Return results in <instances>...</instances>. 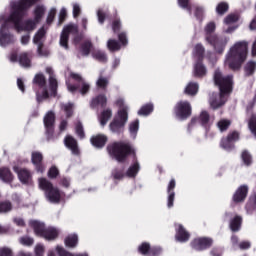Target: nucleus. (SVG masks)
<instances>
[{"label": "nucleus", "instance_id": "f257e3e1", "mask_svg": "<svg viewBox=\"0 0 256 256\" xmlns=\"http://www.w3.org/2000/svg\"><path fill=\"white\" fill-rule=\"evenodd\" d=\"M37 1L39 0H21L10 3L11 14L8 18L18 33H21V31L31 33V31L37 29L39 22H36L35 19H27L21 22L23 17H25V10L29 9L32 5H35Z\"/></svg>", "mask_w": 256, "mask_h": 256}, {"label": "nucleus", "instance_id": "f03ea898", "mask_svg": "<svg viewBox=\"0 0 256 256\" xmlns=\"http://www.w3.org/2000/svg\"><path fill=\"white\" fill-rule=\"evenodd\" d=\"M214 83L219 87L220 94H213L210 97L209 103L212 109H219V107L225 105L227 95H229L233 89V77L224 76L221 70H216L214 73Z\"/></svg>", "mask_w": 256, "mask_h": 256}, {"label": "nucleus", "instance_id": "7ed1b4c3", "mask_svg": "<svg viewBox=\"0 0 256 256\" xmlns=\"http://www.w3.org/2000/svg\"><path fill=\"white\" fill-rule=\"evenodd\" d=\"M46 73L50 75L49 77V87L45 86L46 80L43 74H37L34 77V85H38L40 90L36 92V99L38 103H41L44 99H49V97H55L57 95V79L53 75V68L47 67Z\"/></svg>", "mask_w": 256, "mask_h": 256}, {"label": "nucleus", "instance_id": "20e7f679", "mask_svg": "<svg viewBox=\"0 0 256 256\" xmlns=\"http://www.w3.org/2000/svg\"><path fill=\"white\" fill-rule=\"evenodd\" d=\"M249 43L247 41L236 42L226 54L225 65L234 71L240 69L241 65L247 59Z\"/></svg>", "mask_w": 256, "mask_h": 256}, {"label": "nucleus", "instance_id": "39448f33", "mask_svg": "<svg viewBox=\"0 0 256 256\" xmlns=\"http://www.w3.org/2000/svg\"><path fill=\"white\" fill-rule=\"evenodd\" d=\"M107 151L110 157L115 159V161H118V163H125L129 155H135V148H133L131 144L124 141H118L109 144Z\"/></svg>", "mask_w": 256, "mask_h": 256}, {"label": "nucleus", "instance_id": "423d86ee", "mask_svg": "<svg viewBox=\"0 0 256 256\" xmlns=\"http://www.w3.org/2000/svg\"><path fill=\"white\" fill-rule=\"evenodd\" d=\"M115 104L119 107V110L109 125L110 131H112V133H123L125 124L129 119L127 114V111H129V106L125 104V99L123 98H118Z\"/></svg>", "mask_w": 256, "mask_h": 256}, {"label": "nucleus", "instance_id": "0eeeda50", "mask_svg": "<svg viewBox=\"0 0 256 256\" xmlns=\"http://www.w3.org/2000/svg\"><path fill=\"white\" fill-rule=\"evenodd\" d=\"M39 187L45 191V197L50 203H59L61 201V191L45 178L39 179Z\"/></svg>", "mask_w": 256, "mask_h": 256}, {"label": "nucleus", "instance_id": "6e6552de", "mask_svg": "<svg viewBox=\"0 0 256 256\" xmlns=\"http://www.w3.org/2000/svg\"><path fill=\"white\" fill-rule=\"evenodd\" d=\"M29 225L34 229V233L38 235V237H44L47 241H53V239H57V236L59 235L57 229L51 227L45 228V224L39 221L31 220Z\"/></svg>", "mask_w": 256, "mask_h": 256}, {"label": "nucleus", "instance_id": "1a4fd4ad", "mask_svg": "<svg viewBox=\"0 0 256 256\" xmlns=\"http://www.w3.org/2000/svg\"><path fill=\"white\" fill-rule=\"evenodd\" d=\"M2 19L3 24L0 27V47H7V45H11L15 43V36L9 33V29L14 27L9 18H0Z\"/></svg>", "mask_w": 256, "mask_h": 256}, {"label": "nucleus", "instance_id": "9d476101", "mask_svg": "<svg viewBox=\"0 0 256 256\" xmlns=\"http://www.w3.org/2000/svg\"><path fill=\"white\" fill-rule=\"evenodd\" d=\"M206 43L213 47L215 53L219 55L223 54L225 47L229 43V37L227 36H218V35H208L205 37Z\"/></svg>", "mask_w": 256, "mask_h": 256}, {"label": "nucleus", "instance_id": "9b49d317", "mask_svg": "<svg viewBox=\"0 0 256 256\" xmlns=\"http://www.w3.org/2000/svg\"><path fill=\"white\" fill-rule=\"evenodd\" d=\"M70 76L72 77V79H74V81H76V83H78V86L67 83L68 91H70V93H75V91L77 90H79L81 95H85L86 93H89V89H91V85H89V83H87L83 79V77H81V75L71 73Z\"/></svg>", "mask_w": 256, "mask_h": 256}, {"label": "nucleus", "instance_id": "f8f14e48", "mask_svg": "<svg viewBox=\"0 0 256 256\" xmlns=\"http://www.w3.org/2000/svg\"><path fill=\"white\" fill-rule=\"evenodd\" d=\"M191 103L188 101H180L174 108V113L179 121H185L188 117H191Z\"/></svg>", "mask_w": 256, "mask_h": 256}, {"label": "nucleus", "instance_id": "ddd939ff", "mask_svg": "<svg viewBox=\"0 0 256 256\" xmlns=\"http://www.w3.org/2000/svg\"><path fill=\"white\" fill-rule=\"evenodd\" d=\"M79 33V28L75 24H68L64 26L62 33L60 35V45L64 49H69V35H77Z\"/></svg>", "mask_w": 256, "mask_h": 256}, {"label": "nucleus", "instance_id": "4468645a", "mask_svg": "<svg viewBox=\"0 0 256 256\" xmlns=\"http://www.w3.org/2000/svg\"><path fill=\"white\" fill-rule=\"evenodd\" d=\"M45 28H40L33 37V44L37 45V53L40 57H47L49 52L47 50L43 51V41H45Z\"/></svg>", "mask_w": 256, "mask_h": 256}, {"label": "nucleus", "instance_id": "2eb2a0df", "mask_svg": "<svg viewBox=\"0 0 256 256\" xmlns=\"http://www.w3.org/2000/svg\"><path fill=\"white\" fill-rule=\"evenodd\" d=\"M118 39H119L120 43L114 39L108 40L107 47H108L109 51H119V49H121V45L123 47H125L129 43V41L127 40V34L125 32H121L118 35Z\"/></svg>", "mask_w": 256, "mask_h": 256}, {"label": "nucleus", "instance_id": "dca6fc26", "mask_svg": "<svg viewBox=\"0 0 256 256\" xmlns=\"http://www.w3.org/2000/svg\"><path fill=\"white\" fill-rule=\"evenodd\" d=\"M235 141H239V133L232 132L220 142V147L225 151H231L235 147Z\"/></svg>", "mask_w": 256, "mask_h": 256}, {"label": "nucleus", "instance_id": "f3484780", "mask_svg": "<svg viewBox=\"0 0 256 256\" xmlns=\"http://www.w3.org/2000/svg\"><path fill=\"white\" fill-rule=\"evenodd\" d=\"M213 245V240L211 238H196L191 242V247L195 251H203L209 249Z\"/></svg>", "mask_w": 256, "mask_h": 256}, {"label": "nucleus", "instance_id": "a211bd4d", "mask_svg": "<svg viewBox=\"0 0 256 256\" xmlns=\"http://www.w3.org/2000/svg\"><path fill=\"white\" fill-rule=\"evenodd\" d=\"M138 250H139V253H141L142 255H147V256L161 255V251H162L161 247L151 248V246L147 242L142 243L138 247Z\"/></svg>", "mask_w": 256, "mask_h": 256}, {"label": "nucleus", "instance_id": "6ab92c4d", "mask_svg": "<svg viewBox=\"0 0 256 256\" xmlns=\"http://www.w3.org/2000/svg\"><path fill=\"white\" fill-rule=\"evenodd\" d=\"M13 170L15 173H17L19 181L23 183L24 185H29L31 183V172L27 169H20L17 166L13 167Z\"/></svg>", "mask_w": 256, "mask_h": 256}, {"label": "nucleus", "instance_id": "aec40b11", "mask_svg": "<svg viewBox=\"0 0 256 256\" xmlns=\"http://www.w3.org/2000/svg\"><path fill=\"white\" fill-rule=\"evenodd\" d=\"M249 193V187L247 185L240 186L233 195L234 203H243L247 199V194Z\"/></svg>", "mask_w": 256, "mask_h": 256}, {"label": "nucleus", "instance_id": "412c9836", "mask_svg": "<svg viewBox=\"0 0 256 256\" xmlns=\"http://www.w3.org/2000/svg\"><path fill=\"white\" fill-rule=\"evenodd\" d=\"M32 163L36 167V171L38 173H44L45 172V165L41 163L43 161V154L40 152H32Z\"/></svg>", "mask_w": 256, "mask_h": 256}, {"label": "nucleus", "instance_id": "4be33fe9", "mask_svg": "<svg viewBox=\"0 0 256 256\" xmlns=\"http://www.w3.org/2000/svg\"><path fill=\"white\" fill-rule=\"evenodd\" d=\"M175 186H176V182L175 179H172L167 187V194H168V198H167V207L168 209H171V207H173V203L175 201Z\"/></svg>", "mask_w": 256, "mask_h": 256}, {"label": "nucleus", "instance_id": "5701e85b", "mask_svg": "<svg viewBox=\"0 0 256 256\" xmlns=\"http://www.w3.org/2000/svg\"><path fill=\"white\" fill-rule=\"evenodd\" d=\"M192 73L197 79H203L207 75V67L203 65V62L198 61L194 64Z\"/></svg>", "mask_w": 256, "mask_h": 256}, {"label": "nucleus", "instance_id": "b1692460", "mask_svg": "<svg viewBox=\"0 0 256 256\" xmlns=\"http://www.w3.org/2000/svg\"><path fill=\"white\" fill-rule=\"evenodd\" d=\"M44 125L46 127V133L53 135V125H55V113L48 112L44 117Z\"/></svg>", "mask_w": 256, "mask_h": 256}, {"label": "nucleus", "instance_id": "393cba45", "mask_svg": "<svg viewBox=\"0 0 256 256\" xmlns=\"http://www.w3.org/2000/svg\"><path fill=\"white\" fill-rule=\"evenodd\" d=\"M176 239L180 242V243H185V241H189V232H187V230H185V228L183 227V225L181 224H176Z\"/></svg>", "mask_w": 256, "mask_h": 256}, {"label": "nucleus", "instance_id": "a878e982", "mask_svg": "<svg viewBox=\"0 0 256 256\" xmlns=\"http://www.w3.org/2000/svg\"><path fill=\"white\" fill-rule=\"evenodd\" d=\"M65 146L70 149L72 155H79V145L77 140L71 136H67L64 140Z\"/></svg>", "mask_w": 256, "mask_h": 256}, {"label": "nucleus", "instance_id": "bb28decb", "mask_svg": "<svg viewBox=\"0 0 256 256\" xmlns=\"http://www.w3.org/2000/svg\"><path fill=\"white\" fill-rule=\"evenodd\" d=\"M111 117H113V110H111V108L103 109L99 115V123L101 127H105L107 123H109V119H111Z\"/></svg>", "mask_w": 256, "mask_h": 256}, {"label": "nucleus", "instance_id": "cd10ccee", "mask_svg": "<svg viewBox=\"0 0 256 256\" xmlns=\"http://www.w3.org/2000/svg\"><path fill=\"white\" fill-rule=\"evenodd\" d=\"M184 93L190 97H195V95L199 93V84L196 82H189L184 88Z\"/></svg>", "mask_w": 256, "mask_h": 256}, {"label": "nucleus", "instance_id": "c85d7f7f", "mask_svg": "<svg viewBox=\"0 0 256 256\" xmlns=\"http://www.w3.org/2000/svg\"><path fill=\"white\" fill-rule=\"evenodd\" d=\"M141 170V165L136 161L126 171V177L129 179H135L137 177L139 171Z\"/></svg>", "mask_w": 256, "mask_h": 256}, {"label": "nucleus", "instance_id": "c756f323", "mask_svg": "<svg viewBox=\"0 0 256 256\" xmlns=\"http://www.w3.org/2000/svg\"><path fill=\"white\" fill-rule=\"evenodd\" d=\"M64 243L66 245V247H77V244L79 243V237L77 236V234H71L68 235L65 240Z\"/></svg>", "mask_w": 256, "mask_h": 256}, {"label": "nucleus", "instance_id": "7c9ffc66", "mask_svg": "<svg viewBox=\"0 0 256 256\" xmlns=\"http://www.w3.org/2000/svg\"><path fill=\"white\" fill-rule=\"evenodd\" d=\"M0 179L5 183H11V181H13V174H11L9 168L0 169Z\"/></svg>", "mask_w": 256, "mask_h": 256}, {"label": "nucleus", "instance_id": "2f4dec72", "mask_svg": "<svg viewBox=\"0 0 256 256\" xmlns=\"http://www.w3.org/2000/svg\"><path fill=\"white\" fill-rule=\"evenodd\" d=\"M129 133L132 139H137V133L139 132V120L136 119L129 124Z\"/></svg>", "mask_w": 256, "mask_h": 256}, {"label": "nucleus", "instance_id": "473e14b6", "mask_svg": "<svg viewBox=\"0 0 256 256\" xmlns=\"http://www.w3.org/2000/svg\"><path fill=\"white\" fill-rule=\"evenodd\" d=\"M33 15L34 20L39 23L41 19H43V15H45V6L37 5L34 9Z\"/></svg>", "mask_w": 256, "mask_h": 256}, {"label": "nucleus", "instance_id": "72a5a7b5", "mask_svg": "<svg viewBox=\"0 0 256 256\" xmlns=\"http://www.w3.org/2000/svg\"><path fill=\"white\" fill-rule=\"evenodd\" d=\"M126 173H125V169L123 168H115L112 171V178L114 179V181H121L122 179H125Z\"/></svg>", "mask_w": 256, "mask_h": 256}, {"label": "nucleus", "instance_id": "f704fd0d", "mask_svg": "<svg viewBox=\"0 0 256 256\" xmlns=\"http://www.w3.org/2000/svg\"><path fill=\"white\" fill-rule=\"evenodd\" d=\"M18 61L21 67H31V58L27 53L20 54Z\"/></svg>", "mask_w": 256, "mask_h": 256}, {"label": "nucleus", "instance_id": "c9c22d12", "mask_svg": "<svg viewBox=\"0 0 256 256\" xmlns=\"http://www.w3.org/2000/svg\"><path fill=\"white\" fill-rule=\"evenodd\" d=\"M193 55L197 59H203V55H205V47L202 44H196L193 49Z\"/></svg>", "mask_w": 256, "mask_h": 256}, {"label": "nucleus", "instance_id": "e433bc0d", "mask_svg": "<svg viewBox=\"0 0 256 256\" xmlns=\"http://www.w3.org/2000/svg\"><path fill=\"white\" fill-rule=\"evenodd\" d=\"M56 251L59 256H88L86 253L82 254H73L71 252H67L63 246H56Z\"/></svg>", "mask_w": 256, "mask_h": 256}, {"label": "nucleus", "instance_id": "4c0bfd02", "mask_svg": "<svg viewBox=\"0 0 256 256\" xmlns=\"http://www.w3.org/2000/svg\"><path fill=\"white\" fill-rule=\"evenodd\" d=\"M108 85H109V78L100 75L97 80L98 89H103V91H105V89H107Z\"/></svg>", "mask_w": 256, "mask_h": 256}, {"label": "nucleus", "instance_id": "58836bf2", "mask_svg": "<svg viewBox=\"0 0 256 256\" xmlns=\"http://www.w3.org/2000/svg\"><path fill=\"white\" fill-rule=\"evenodd\" d=\"M151 113H153V104H146L138 111V115H143L144 117H147Z\"/></svg>", "mask_w": 256, "mask_h": 256}, {"label": "nucleus", "instance_id": "ea45409f", "mask_svg": "<svg viewBox=\"0 0 256 256\" xmlns=\"http://www.w3.org/2000/svg\"><path fill=\"white\" fill-rule=\"evenodd\" d=\"M241 217L236 216L232 221L230 222V228L232 231H239L241 229Z\"/></svg>", "mask_w": 256, "mask_h": 256}, {"label": "nucleus", "instance_id": "a19ab883", "mask_svg": "<svg viewBox=\"0 0 256 256\" xmlns=\"http://www.w3.org/2000/svg\"><path fill=\"white\" fill-rule=\"evenodd\" d=\"M227 11H229V4H227V2H220L216 6V13L218 15H225V13H227Z\"/></svg>", "mask_w": 256, "mask_h": 256}, {"label": "nucleus", "instance_id": "79ce46f5", "mask_svg": "<svg viewBox=\"0 0 256 256\" xmlns=\"http://www.w3.org/2000/svg\"><path fill=\"white\" fill-rule=\"evenodd\" d=\"M239 21L238 14H229L224 18V25H233V23H237Z\"/></svg>", "mask_w": 256, "mask_h": 256}, {"label": "nucleus", "instance_id": "37998d69", "mask_svg": "<svg viewBox=\"0 0 256 256\" xmlns=\"http://www.w3.org/2000/svg\"><path fill=\"white\" fill-rule=\"evenodd\" d=\"M230 125H231V121L227 119H221L220 121L217 122V127L219 131H221V133H223V131H227Z\"/></svg>", "mask_w": 256, "mask_h": 256}, {"label": "nucleus", "instance_id": "c03bdc74", "mask_svg": "<svg viewBox=\"0 0 256 256\" xmlns=\"http://www.w3.org/2000/svg\"><path fill=\"white\" fill-rule=\"evenodd\" d=\"M244 71L246 75H253L256 71V62L255 61L248 62L244 68Z\"/></svg>", "mask_w": 256, "mask_h": 256}, {"label": "nucleus", "instance_id": "a18cd8bd", "mask_svg": "<svg viewBox=\"0 0 256 256\" xmlns=\"http://www.w3.org/2000/svg\"><path fill=\"white\" fill-rule=\"evenodd\" d=\"M61 110L64 111L66 114V117H71L73 115V104L67 103V104H61Z\"/></svg>", "mask_w": 256, "mask_h": 256}, {"label": "nucleus", "instance_id": "49530a36", "mask_svg": "<svg viewBox=\"0 0 256 256\" xmlns=\"http://www.w3.org/2000/svg\"><path fill=\"white\" fill-rule=\"evenodd\" d=\"M13 209V205L9 201L0 203V213H9Z\"/></svg>", "mask_w": 256, "mask_h": 256}, {"label": "nucleus", "instance_id": "de8ad7c7", "mask_svg": "<svg viewBox=\"0 0 256 256\" xmlns=\"http://www.w3.org/2000/svg\"><path fill=\"white\" fill-rule=\"evenodd\" d=\"M253 209H256V195L251 196L248 203L246 204L247 213H251Z\"/></svg>", "mask_w": 256, "mask_h": 256}, {"label": "nucleus", "instance_id": "09e8293b", "mask_svg": "<svg viewBox=\"0 0 256 256\" xmlns=\"http://www.w3.org/2000/svg\"><path fill=\"white\" fill-rule=\"evenodd\" d=\"M210 119L211 118L209 116V113H207V111H202L198 121L201 123V125H208Z\"/></svg>", "mask_w": 256, "mask_h": 256}, {"label": "nucleus", "instance_id": "8fccbe9b", "mask_svg": "<svg viewBox=\"0 0 256 256\" xmlns=\"http://www.w3.org/2000/svg\"><path fill=\"white\" fill-rule=\"evenodd\" d=\"M75 131L80 139H85V131L83 130V124H81V122L76 123Z\"/></svg>", "mask_w": 256, "mask_h": 256}, {"label": "nucleus", "instance_id": "3c124183", "mask_svg": "<svg viewBox=\"0 0 256 256\" xmlns=\"http://www.w3.org/2000/svg\"><path fill=\"white\" fill-rule=\"evenodd\" d=\"M19 242L21 243V245H25L26 247H31V245H33V243H35L33 238H31L29 236L21 237L19 239Z\"/></svg>", "mask_w": 256, "mask_h": 256}, {"label": "nucleus", "instance_id": "603ef678", "mask_svg": "<svg viewBox=\"0 0 256 256\" xmlns=\"http://www.w3.org/2000/svg\"><path fill=\"white\" fill-rule=\"evenodd\" d=\"M248 127H249L251 133L256 136V115H253L250 118V120L248 122Z\"/></svg>", "mask_w": 256, "mask_h": 256}, {"label": "nucleus", "instance_id": "864d4df0", "mask_svg": "<svg viewBox=\"0 0 256 256\" xmlns=\"http://www.w3.org/2000/svg\"><path fill=\"white\" fill-rule=\"evenodd\" d=\"M216 25H215V22H209L206 26H205V33H206V36L205 37H208V35H213L211 33H214L215 29H216Z\"/></svg>", "mask_w": 256, "mask_h": 256}, {"label": "nucleus", "instance_id": "5fc2aeb1", "mask_svg": "<svg viewBox=\"0 0 256 256\" xmlns=\"http://www.w3.org/2000/svg\"><path fill=\"white\" fill-rule=\"evenodd\" d=\"M107 143V136H105L104 134H99L97 136V147L101 148V147H105Z\"/></svg>", "mask_w": 256, "mask_h": 256}, {"label": "nucleus", "instance_id": "6e6d98bb", "mask_svg": "<svg viewBox=\"0 0 256 256\" xmlns=\"http://www.w3.org/2000/svg\"><path fill=\"white\" fill-rule=\"evenodd\" d=\"M242 160L245 165H251L253 158L251 157V154L247 151L242 152Z\"/></svg>", "mask_w": 256, "mask_h": 256}, {"label": "nucleus", "instance_id": "4d7b16f0", "mask_svg": "<svg viewBox=\"0 0 256 256\" xmlns=\"http://www.w3.org/2000/svg\"><path fill=\"white\" fill-rule=\"evenodd\" d=\"M72 7H73V18L77 19V17L81 15V5H79V3H73Z\"/></svg>", "mask_w": 256, "mask_h": 256}, {"label": "nucleus", "instance_id": "13d9d810", "mask_svg": "<svg viewBox=\"0 0 256 256\" xmlns=\"http://www.w3.org/2000/svg\"><path fill=\"white\" fill-rule=\"evenodd\" d=\"M35 256H43L45 254V246L37 244L34 248Z\"/></svg>", "mask_w": 256, "mask_h": 256}, {"label": "nucleus", "instance_id": "bf43d9fd", "mask_svg": "<svg viewBox=\"0 0 256 256\" xmlns=\"http://www.w3.org/2000/svg\"><path fill=\"white\" fill-rule=\"evenodd\" d=\"M91 49H93V45L91 44L90 41H86L82 45V53H83V55H87L88 53H90Z\"/></svg>", "mask_w": 256, "mask_h": 256}, {"label": "nucleus", "instance_id": "052dcab7", "mask_svg": "<svg viewBox=\"0 0 256 256\" xmlns=\"http://www.w3.org/2000/svg\"><path fill=\"white\" fill-rule=\"evenodd\" d=\"M97 61L99 63H107V54L104 51L99 50L97 52Z\"/></svg>", "mask_w": 256, "mask_h": 256}, {"label": "nucleus", "instance_id": "680f3d73", "mask_svg": "<svg viewBox=\"0 0 256 256\" xmlns=\"http://www.w3.org/2000/svg\"><path fill=\"white\" fill-rule=\"evenodd\" d=\"M57 175H59V169H57V167H55V166H52L48 171V177L50 179H55V177H57Z\"/></svg>", "mask_w": 256, "mask_h": 256}, {"label": "nucleus", "instance_id": "e2e57ef3", "mask_svg": "<svg viewBox=\"0 0 256 256\" xmlns=\"http://www.w3.org/2000/svg\"><path fill=\"white\" fill-rule=\"evenodd\" d=\"M57 13V10L55 8H52L48 14V17H47V23L48 24H51L53 23V20L55 19V15Z\"/></svg>", "mask_w": 256, "mask_h": 256}, {"label": "nucleus", "instance_id": "0e129e2a", "mask_svg": "<svg viewBox=\"0 0 256 256\" xmlns=\"http://www.w3.org/2000/svg\"><path fill=\"white\" fill-rule=\"evenodd\" d=\"M112 29L114 33H119V31L121 30V20H115L112 23Z\"/></svg>", "mask_w": 256, "mask_h": 256}, {"label": "nucleus", "instance_id": "69168bd1", "mask_svg": "<svg viewBox=\"0 0 256 256\" xmlns=\"http://www.w3.org/2000/svg\"><path fill=\"white\" fill-rule=\"evenodd\" d=\"M107 19V12L103 10H98V21L103 24V22Z\"/></svg>", "mask_w": 256, "mask_h": 256}, {"label": "nucleus", "instance_id": "338daca9", "mask_svg": "<svg viewBox=\"0 0 256 256\" xmlns=\"http://www.w3.org/2000/svg\"><path fill=\"white\" fill-rule=\"evenodd\" d=\"M97 103L98 105H107V97L105 96V94H100L98 95V98H97Z\"/></svg>", "mask_w": 256, "mask_h": 256}, {"label": "nucleus", "instance_id": "774afa93", "mask_svg": "<svg viewBox=\"0 0 256 256\" xmlns=\"http://www.w3.org/2000/svg\"><path fill=\"white\" fill-rule=\"evenodd\" d=\"M11 253L9 248H0V256H11Z\"/></svg>", "mask_w": 256, "mask_h": 256}]
</instances>
